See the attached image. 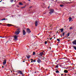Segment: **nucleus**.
<instances>
[{
  "mask_svg": "<svg viewBox=\"0 0 76 76\" xmlns=\"http://www.w3.org/2000/svg\"><path fill=\"white\" fill-rule=\"evenodd\" d=\"M20 28H18L17 30V31L15 32V34H16L17 35H18L20 33Z\"/></svg>",
  "mask_w": 76,
  "mask_h": 76,
  "instance_id": "1",
  "label": "nucleus"
},
{
  "mask_svg": "<svg viewBox=\"0 0 76 76\" xmlns=\"http://www.w3.org/2000/svg\"><path fill=\"white\" fill-rule=\"evenodd\" d=\"M27 32H28V34H30V33L31 32V30L29 28H27Z\"/></svg>",
  "mask_w": 76,
  "mask_h": 76,
  "instance_id": "2",
  "label": "nucleus"
},
{
  "mask_svg": "<svg viewBox=\"0 0 76 76\" xmlns=\"http://www.w3.org/2000/svg\"><path fill=\"white\" fill-rule=\"evenodd\" d=\"M54 12V10L53 9H51L50 10V12H49V13L50 14H52Z\"/></svg>",
  "mask_w": 76,
  "mask_h": 76,
  "instance_id": "3",
  "label": "nucleus"
},
{
  "mask_svg": "<svg viewBox=\"0 0 76 76\" xmlns=\"http://www.w3.org/2000/svg\"><path fill=\"white\" fill-rule=\"evenodd\" d=\"M37 61L38 63H41L42 62L40 59H38L37 60Z\"/></svg>",
  "mask_w": 76,
  "mask_h": 76,
  "instance_id": "4",
  "label": "nucleus"
},
{
  "mask_svg": "<svg viewBox=\"0 0 76 76\" xmlns=\"http://www.w3.org/2000/svg\"><path fill=\"white\" fill-rule=\"evenodd\" d=\"M14 39H13V40H14V41H17V36L16 35L14 36Z\"/></svg>",
  "mask_w": 76,
  "mask_h": 76,
  "instance_id": "5",
  "label": "nucleus"
},
{
  "mask_svg": "<svg viewBox=\"0 0 76 76\" xmlns=\"http://www.w3.org/2000/svg\"><path fill=\"white\" fill-rule=\"evenodd\" d=\"M35 26H38V21L37 20H36L35 22Z\"/></svg>",
  "mask_w": 76,
  "mask_h": 76,
  "instance_id": "6",
  "label": "nucleus"
},
{
  "mask_svg": "<svg viewBox=\"0 0 76 76\" xmlns=\"http://www.w3.org/2000/svg\"><path fill=\"white\" fill-rule=\"evenodd\" d=\"M23 35H25L26 34V32H25V31L24 30H23Z\"/></svg>",
  "mask_w": 76,
  "mask_h": 76,
  "instance_id": "7",
  "label": "nucleus"
},
{
  "mask_svg": "<svg viewBox=\"0 0 76 76\" xmlns=\"http://www.w3.org/2000/svg\"><path fill=\"white\" fill-rule=\"evenodd\" d=\"M72 44L75 45H76V40H75L74 41H72Z\"/></svg>",
  "mask_w": 76,
  "mask_h": 76,
  "instance_id": "8",
  "label": "nucleus"
},
{
  "mask_svg": "<svg viewBox=\"0 0 76 76\" xmlns=\"http://www.w3.org/2000/svg\"><path fill=\"white\" fill-rule=\"evenodd\" d=\"M69 22H71V21H73V20H72V18L70 17L69 18Z\"/></svg>",
  "mask_w": 76,
  "mask_h": 76,
  "instance_id": "9",
  "label": "nucleus"
},
{
  "mask_svg": "<svg viewBox=\"0 0 76 76\" xmlns=\"http://www.w3.org/2000/svg\"><path fill=\"white\" fill-rule=\"evenodd\" d=\"M39 56H40L41 57V56H42V55H44V53L43 52H41L39 54Z\"/></svg>",
  "mask_w": 76,
  "mask_h": 76,
  "instance_id": "10",
  "label": "nucleus"
},
{
  "mask_svg": "<svg viewBox=\"0 0 76 76\" xmlns=\"http://www.w3.org/2000/svg\"><path fill=\"white\" fill-rule=\"evenodd\" d=\"M6 64V60H5L3 62V65H4Z\"/></svg>",
  "mask_w": 76,
  "mask_h": 76,
  "instance_id": "11",
  "label": "nucleus"
},
{
  "mask_svg": "<svg viewBox=\"0 0 76 76\" xmlns=\"http://www.w3.org/2000/svg\"><path fill=\"white\" fill-rule=\"evenodd\" d=\"M18 72H18V73H20V75H23V73H22V72L21 71L19 70Z\"/></svg>",
  "mask_w": 76,
  "mask_h": 76,
  "instance_id": "12",
  "label": "nucleus"
},
{
  "mask_svg": "<svg viewBox=\"0 0 76 76\" xmlns=\"http://www.w3.org/2000/svg\"><path fill=\"white\" fill-rule=\"evenodd\" d=\"M7 26H9V27H10V26H14L12 24H7Z\"/></svg>",
  "mask_w": 76,
  "mask_h": 76,
  "instance_id": "13",
  "label": "nucleus"
},
{
  "mask_svg": "<svg viewBox=\"0 0 76 76\" xmlns=\"http://www.w3.org/2000/svg\"><path fill=\"white\" fill-rule=\"evenodd\" d=\"M59 31H61L60 32H63V31H64V29H63V28H61V29H60L59 30Z\"/></svg>",
  "mask_w": 76,
  "mask_h": 76,
  "instance_id": "14",
  "label": "nucleus"
},
{
  "mask_svg": "<svg viewBox=\"0 0 76 76\" xmlns=\"http://www.w3.org/2000/svg\"><path fill=\"white\" fill-rule=\"evenodd\" d=\"M64 73H68V71L66 70H64Z\"/></svg>",
  "mask_w": 76,
  "mask_h": 76,
  "instance_id": "15",
  "label": "nucleus"
},
{
  "mask_svg": "<svg viewBox=\"0 0 76 76\" xmlns=\"http://www.w3.org/2000/svg\"><path fill=\"white\" fill-rule=\"evenodd\" d=\"M66 35H67V37H69V35H70V33L69 32L68 34H66Z\"/></svg>",
  "mask_w": 76,
  "mask_h": 76,
  "instance_id": "16",
  "label": "nucleus"
},
{
  "mask_svg": "<svg viewBox=\"0 0 76 76\" xmlns=\"http://www.w3.org/2000/svg\"><path fill=\"white\" fill-rule=\"evenodd\" d=\"M56 73H60V72L58 70H56Z\"/></svg>",
  "mask_w": 76,
  "mask_h": 76,
  "instance_id": "17",
  "label": "nucleus"
},
{
  "mask_svg": "<svg viewBox=\"0 0 76 76\" xmlns=\"http://www.w3.org/2000/svg\"><path fill=\"white\" fill-rule=\"evenodd\" d=\"M26 57H27V58H30V57H31V56H26Z\"/></svg>",
  "mask_w": 76,
  "mask_h": 76,
  "instance_id": "18",
  "label": "nucleus"
},
{
  "mask_svg": "<svg viewBox=\"0 0 76 76\" xmlns=\"http://www.w3.org/2000/svg\"><path fill=\"white\" fill-rule=\"evenodd\" d=\"M6 19L5 18H4L1 20H5Z\"/></svg>",
  "mask_w": 76,
  "mask_h": 76,
  "instance_id": "19",
  "label": "nucleus"
},
{
  "mask_svg": "<svg viewBox=\"0 0 76 76\" xmlns=\"http://www.w3.org/2000/svg\"><path fill=\"white\" fill-rule=\"evenodd\" d=\"M73 48H74V49H75V50H76V46H73Z\"/></svg>",
  "mask_w": 76,
  "mask_h": 76,
  "instance_id": "20",
  "label": "nucleus"
},
{
  "mask_svg": "<svg viewBox=\"0 0 76 76\" xmlns=\"http://www.w3.org/2000/svg\"><path fill=\"white\" fill-rule=\"evenodd\" d=\"M57 40L58 41V42H60V40L59 39H57Z\"/></svg>",
  "mask_w": 76,
  "mask_h": 76,
  "instance_id": "21",
  "label": "nucleus"
},
{
  "mask_svg": "<svg viewBox=\"0 0 76 76\" xmlns=\"http://www.w3.org/2000/svg\"><path fill=\"white\" fill-rule=\"evenodd\" d=\"M69 29L71 30V29H73V28L72 27H71L69 28Z\"/></svg>",
  "mask_w": 76,
  "mask_h": 76,
  "instance_id": "22",
  "label": "nucleus"
},
{
  "mask_svg": "<svg viewBox=\"0 0 76 76\" xmlns=\"http://www.w3.org/2000/svg\"><path fill=\"white\" fill-rule=\"evenodd\" d=\"M62 36H64V32L62 33Z\"/></svg>",
  "mask_w": 76,
  "mask_h": 76,
  "instance_id": "23",
  "label": "nucleus"
},
{
  "mask_svg": "<svg viewBox=\"0 0 76 76\" xmlns=\"http://www.w3.org/2000/svg\"><path fill=\"white\" fill-rule=\"evenodd\" d=\"M19 4L20 5H23V4L20 3V2L19 3Z\"/></svg>",
  "mask_w": 76,
  "mask_h": 76,
  "instance_id": "24",
  "label": "nucleus"
},
{
  "mask_svg": "<svg viewBox=\"0 0 76 76\" xmlns=\"http://www.w3.org/2000/svg\"><path fill=\"white\" fill-rule=\"evenodd\" d=\"M35 52H33V55H35Z\"/></svg>",
  "mask_w": 76,
  "mask_h": 76,
  "instance_id": "25",
  "label": "nucleus"
},
{
  "mask_svg": "<svg viewBox=\"0 0 76 76\" xmlns=\"http://www.w3.org/2000/svg\"><path fill=\"white\" fill-rule=\"evenodd\" d=\"M56 68H58V65L56 66Z\"/></svg>",
  "mask_w": 76,
  "mask_h": 76,
  "instance_id": "26",
  "label": "nucleus"
},
{
  "mask_svg": "<svg viewBox=\"0 0 76 76\" xmlns=\"http://www.w3.org/2000/svg\"><path fill=\"white\" fill-rule=\"evenodd\" d=\"M60 6L61 7H63V6H64V5H60Z\"/></svg>",
  "mask_w": 76,
  "mask_h": 76,
  "instance_id": "27",
  "label": "nucleus"
},
{
  "mask_svg": "<svg viewBox=\"0 0 76 76\" xmlns=\"http://www.w3.org/2000/svg\"><path fill=\"white\" fill-rule=\"evenodd\" d=\"M14 0H10V2H11V3L13 2V1Z\"/></svg>",
  "mask_w": 76,
  "mask_h": 76,
  "instance_id": "28",
  "label": "nucleus"
},
{
  "mask_svg": "<svg viewBox=\"0 0 76 76\" xmlns=\"http://www.w3.org/2000/svg\"><path fill=\"white\" fill-rule=\"evenodd\" d=\"M33 62H36V61H35V59H34V60H33Z\"/></svg>",
  "mask_w": 76,
  "mask_h": 76,
  "instance_id": "29",
  "label": "nucleus"
},
{
  "mask_svg": "<svg viewBox=\"0 0 76 76\" xmlns=\"http://www.w3.org/2000/svg\"><path fill=\"white\" fill-rule=\"evenodd\" d=\"M45 44H47V42L45 41Z\"/></svg>",
  "mask_w": 76,
  "mask_h": 76,
  "instance_id": "30",
  "label": "nucleus"
},
{
  "mask_svg": "<svg viewBox=\"0 0 76 76\" xmlns=\"http://www.w3.org/2000/svg\"><path fill=\"white\" fill-rule=\"evenodd\" d=\"M26 5H25L23 7V8H25V7H26Z\"/></svg>",
  "mask_w": 76,
  "mask_h": 76,
  "instance_id": "31",
  "label": "nucleus"
},
{
  "mask_svg": "<svg viewBox=\"0 0 76 76\" xmlns=\"http://www.w3.org/2000/svg\"><path fill=\"white\" fill-rule=\"evenodd\" d=\"M72 19H73V18H74V16H72Z\"/></svg>",
  "mask_w": 76,
  "mask_h": 76,
  "instance_id": "32",
  "label": "nucleus"
},
{
  "mask_svg": "<svg viewBox=\"0 0 76 76\" xmlns=\"http://www.w3.org/2000/svg\"><path fill=\"white\" fill-rule=\"evenodd\" d=\"M32 7V6H31V7H30L29 8H30V9H31V8Z\"/></svg>",
  "mask_w": 76,
  "mask_h": 76,
  "instance_id": "33",
  "label": "nucleus"
},
{
  "mask_svg": "<svg viewBox=\"0 0 76 76\" xmlns=\"http://www.w3.org/2000/svg\"><path fill=\"white\" fill-rule=\"evenodd\" d=\"M9 42V41H7L6 42V43H7V42Z\"/></svg>",
  "mask_w": 76,
  "mask_h": 76,
  "instance_id": "34",
  "label": "nucleus"
},
{
  "mask_svg": "<svg viewBox=\"0 0 76 76\" xmlns=\"http://www.w3.org/2000/svg\"><path fill=\"white\" fill-rule=\"evenodd\" d=\"M58 60H57V61H56V62H58Z\"/></svg>",
  "mask_w": 76,
  "mask_h": 76,
  "instance_id": "35",
  "label": "nucleus"
},
{
  "mask_svg": "<svg viewBox=\"0 0 76 76\" xmlns=\"http://www.w3.org/2000/svg\"><path fill=\"white\" fill-rule=\"evenodd\" d=\"M30 60H31V61H33V59H31Z\"/></svg>",
  "mask_w": 76,
  "mask_h": 76,
  "instance_id": "36",
  "label": "nucleus"
},
{
  "mask_svg": "<svg viewBox=\"0 0 76 76\" xmlns=\"http://www.w3.org/2000/svg\"><path fill=\"white\" fill-rule=\"evenodd\" d=\"M31 63H32V62H34L33 61H31Z\"/></svg>",
  "mask_w": 76,
  "mask_h": 76,
  "instance_id": "37",
  "label": "nucleus"
},
{
  "mask_svg": "<svg viewBox=\"0 0 76 76\" xmlns=\"http://www.w3.org/2000/svg\"><path fill=\"white\" fill-rule=\"evenodd\" d=\"M0 38H3V37L0 36Z\"/></svg>",
  "mask_w": 76,
  "mask_h": 76,
  "instance_id": "38",
  "label": "nucleus"
},
{
  "mask_svg": "<svg viewBox=\"0 0 76 76\" xmlns=\"http://www.w3.org/2000/svg\"><path fill=\"white\" fill-rule=\"evenodd\" d=\"M52 38H51L50 39V40H51V39H52Z\"/></svg>",
  "mask_w": 76,
  "mask_h": 76,
  "instance_id": "39",
  "label": "nucleus"
},
{
  "mask_svg": "<svg viewBox=\"0 0 76 76\" xmlns=\"http://www.w3.org/2000/svg\"><path fill=\"white\" fill-rule=\"evenodd\" d=\"M63 74H61V76H63Z\"/></svg>",
  "mask_w": 76,
  "mask_h": 76,
  "instance_id": "40",
  "label": "nucleus"
},
{
  "mask_svg": "<svg viewBox=\"0 0 76 76\" xmlns=\"http://www.w3.org/2000/svg\"><path fill=\"white\" fill-rule=\"evenodd\" d=\"M61 37H62V35H61Z\"/></svg>",
  "mask_w": 76,
  "mask_h": 76,
  "instance_id": "41",
  "label": "nucleus"
},
{
  "mask_svg": "<svg viewBox=\"0 0 76 76\" xmlns=\"http://www.w3.org/2000/svg\"><path fill=\"white\" fill-rule=\"evenodd\" d=\"M64 69H67V68H64Z\"/></svg>",
  "mask_w": 76,
  "mask_h": 76,
  "instance_id": "42",
  "label": "nucleus"
},
{
  "mask_svg": "<svg viewBox=\"0 0 76 76\" xmlns=\"http://www.w3.org/2000/svg\"><path fill=\"white\" fill-rule=\"evenodd\" d=\"M2 1H3V0H1V1H0V2H1Z\"/></svg>",
  "mask_w": 76,
  "mask_h": 76,
  "instance_id": "43",
  "label": "nucleus"
},
{
  "mask_svg": "<svg viewBox=\"0 0 76 76\" xmlns=\"http://www.w3.org/2000/svg\"><path fill=\"white\" fill-rule=\"evenodd\" d=\"M25 61H23V62H25Z\"/></svg>",
  "mask_w": 76,
  "mask_h": 76,
  "instance_id": "44",
  "label": "nucleus"
},
{
  "mask_svg": "<svg viewBox=\"0 0 76 76\" xmlns=\"http://www.w3.org/2000/svg\"><path fill=\"white\" fill-rule=\"evenodd\" d=\"M2 68H4V66H2Z\"/></svg>",
  "mask_w": 76,
  "mask_h": 76,
  "instance_id": "45",
  "label": "nucleus"
},
{
  "mask_svg": "<svg viewBox=\"0 0 76 76\" xmlns=\"http://www.w3.org/2000/svg\"><path fill=\"white\" fill-rule=\"evenodd\" d=\"M22 75H23L22 76H25V75H23V74H22Z\"/></svg>",
  "mask_w": 76,
  "mask_h": 76,
  "instance_id": "46",
  "label": "nucleus"
},
{
  "mask_svg": "<svg viewBox=\"0 0 76 76\" xmlns=\"http://www.w3.org/2000/svg\"><path fill=\"white\" fill-rule=\"evenodd\" d=\"M16 0H15V1H14L15 2H16Z\"/></svg>",
  "mask_w": 76,
  "mask_h": 76,
  "instance_id": "47",
  "label": "nucleus"
},
{
  "mask_svg": "<svg viewBox=\"0 0 76 76\" xmlns=\"http://www.w3.org/2000/svg\"><path fill=\"white\" fill-rule=\"evenodd\" d=\"M49 7H50V6H49V7H48V8L49 9Z\"/></svg>",
  "mask_w": 76,
  "mask_h": 76,
  "instance_id": "48",
  "label": "nucleus"
},
{
  "mask_svg": "<svg viewBox=\"0 0 76 76\" xmlns=\"http://www.w3.org/2000/svg\"><path fill=\"white\" fill-rule=\"evenodd\" d=\"M69 3H71V2H69Z\"/></svg>",
  "mask_w": 76,
  "mask_h": 76,
  "instance_id": "49",
  "label": "nucleus"
},
{
  "mask_svg": "<svg viewBox=\"0 0 76 76\" xmlns=\"http://www.w3.org/2000/svg\"><path fill=\"white\" fill-rule=\"evenodd\" d=\"M0 24H2L1 23H0Z\"/></svg>",
  "mask_w": 76,
  "mask_h": 76,
  "instance_id": "50",
  "label": "nucleus"
},
{
  "mask_svg": "<svg viewBox=\"0 0 76 76\" xmlns=\"http://www.w3.org/2000/svg\"><path fill=\"white\" fill-rule=\"evenodd\" d=\"M65 75H66V74H65Z\"/></svg>",
  "mask_w": 76,
  "mask_h": 76,
  "instance_id": "51",
  "label": "nucleus"
},
{
  "mask_svg": "<svg viewBox=\"0 0 76 76\" xmlns=\"http://www.w3.org/2000/svg\"><path fill=\"white\" fill-rule=\"evenodd\" d=\"M68 75L69 76V75H70V74H68Z\"/></svg>",
  "mask_w": 76,
  "mask_h": 76,
  "instance_id": "52",
  "label": "nucleus"
},
{
  "mask_svg": "<svg viewBox=\"0 0 76 76\" xmlns=\"http://www.w3.org/2000/svg\"><path fill=\"white\" fill-rule=\"evenodd\" d=\"M57 1V0H56V1Z\"/></svg>",
  "mask_w": 76,
  "mask_h": 76,
  "instance_id": "53",
  "label": "nucleus"
},
{
  "mask_svg": "<svg viewBox=\"0 0 76 76\" xmlns=\"http://www.w3.org/2000/svg\"><path fill=\"white\" fill-rule=\"evenodd\" d=\"M25 60V59H24V60Z\"/></svg>",
  "mask_w": 76,
  "mask_h": 76,
  "instance_id": "54",
  "label": "nucleus"
},
{
  "mask_svg": "<svg viewBox=\"0 0 76 76\" xmlns=\"http://www.w3.org/2000/svg\"><path fill=\"white\" fill-rule=\"evenodd\" d=\"M57 45H58V44H57Z\"/></svg>",
  "mask_w": 76,
  "mask_h": 76,
  "instance_id": "55",
  "label": "nucleus"
},
{
  "mask_svg": "<svg viewBox=\"0 0 76 76\" xmlns=\"http://www.w3.org/2000/svg\"><path fill=\"white\" fill-rule=\"evenodd\" d=\"M50 49H51V47H50Z\"/></svg>",
  "mask_w": 76,
  "mask_h": 76,
  "instance_id": "56",
  "label": "nucleus"
},
{
  "mask_svg": "<svg viewBox=\"0 0 76 76\" xmlns=\"http://www.w3.org/2000/svg\"><path fill=\"white\" fill-rule=\"evenodd\" d=\"M69 76H70V75L69 74Z\"/></svg>",
  "mask_w": 76,
  "mask_h": 76,
  "instance_id": "57",
  "label": "nucleus"
},
{
  "mask_svg": "<svg viewBox=\"0 0 76 76\" xmlns=\"http://www.w3.org/2000/svg\"><path fill=\"white\" fill-rule=\"evenodd\" d=\"M21 8H23V7H22Z\"/></svg>",
  "mask_w": 76,
  "mask_h": 76,
  "instance_id": "58",
  "label": "nucleus"
},
{
  "mask_svg": "<svg viewBox=\"0 0 76 76\" xmlns=\"http://www.w3.org/2000/svg\"><path fill=\"white\" fill-rule=\"evenodd\" d=\"M55 37H54V39H55Z\"/></svg>",
  "mask_w": 76,
  "mask_h": 76,
  "instance_id": "59",
  "label": "nucleus"
},
{
  "mask_svg": "<svg viewBox=\"0 0 76 76\" xmlns=\"http://www.w3.org/2000/svg\"><path fill=\"white\" fill-rule=\"evenodd\" d=\"M67 68H69V67H67Z\"/></svg>",
  "mask_w": 76,
  "mask_h": 76,
  "instance_id": "60",
  "label": "nucleus"
},
{
  "mask_svg": "<svg viewBox=\"0 0 76 76\" xmlns=\"http://www.w3.org/2000/svg\"><path fill=\"white\" fill-rule=\"evenodd\" d=\"M64 27H66V26H64Z\"/></svg>",
  "mask_w": 76,
  "mask_h": 76,
  "instance_id": "61",
  "label": "nucleus"
},
{
  "mask_svg": "<svg viewBox=\"0 0 76 76\" xmlns=\"http://www.w3.org/2000/svg\"><path fill=\"white\" fill-rule=\"evenodd\" d=\"M58 32H57V33H58Z\"/></svg>",
  "mask_w": 76,
  "mask_h": 76,
  "instance_id": "62",
  "label": "nucleus"
},
{
  "mask_svg": "<svg viewBox=\"0 0 76 76\" xmlns=\"http://www.w3.org/2000/svg\"><path fill=\"white\" fill-rule=\"evenodd\" d=\"M75 73V74H76V73Z\"/></svg>",
  "mask_w": 76,
  "mask_h": 76,
  "instance_id": "63",
  "label": "nucleus"
},
{
  "mask_svg": "<svg viewBox=\"0 0 76 76\" xmlns=\"http://www.w3.org/2000/svg\"><path fill=\"white\" fill-rule=\"evenodd\" d=\"M19 76H20V75H19Z\"/></svg>",
  "mask_w": 76,
  "mask_h": 76,
  "instance_id": "64",
  "label": "nucleus"
}]
</instances>
